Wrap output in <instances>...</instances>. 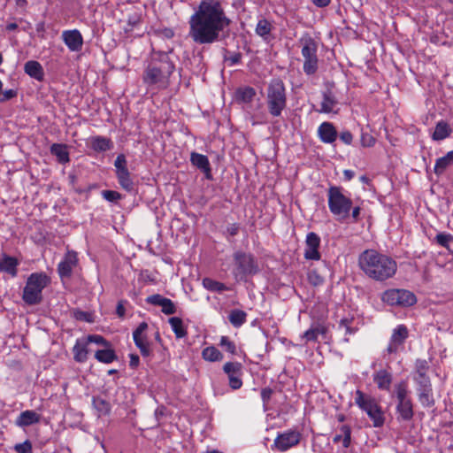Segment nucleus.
I'll use <instances>...</instances> for the list:
<instances>
[{
	"mask_svg": "<svg viewBox=\"0 0 453 453\" xmlns=\"http://www.w3.org/2000/svg\"><path fill=\"white\" fill-rule=\"evenodd\" d=\"M230 24L220 1L202 0L189 18L188 36L196 44H212L220 41Z\"/></svg>",
	"mask_w": 453,
	"mask_h": 453,
	"instance_id": "obj_1",
	"label": "nucleus"
},
{
	"mask_svg": "<svg viewBox=\"0 0 453 453\" xmlns=\"http://www.w3.org/2000/svg\"><path fill=\"white\" fill-rule=\"evenodd\" d=\"M358 264L364 273L376 281L392 278L397 270V264L392 257L374 250L363 251L359 256Z\"/></svg>",
	"mask_w": 453,
	"mask_h": 453,
	"instance_id": "obj_2",
	"label": "nucleus"
},
{
	"mask_svg": "<svg viewBox=\"0 0 453 453\" xmlns=\"http://www.w3.org/2000/svg\"><path fill=\"white\" fill-rule=\"evenodd\" d=\"M175 65L165 52L153 57L144 69L142 81L149 87L165 89L170 85V76L174 72Z\"/></svg>",
	"mask_w": 453,
	"mask_h": 453,
	"instance_id": "obj_3",
	"label": "nucleus"
},
{
	"mask_svg": "<svg viewBox=\"0 0 453 453\" xmlns=\"http://www.w3.org/2000/svg\"><path fill=\"white\" fill-rule=\"evenodd\" d=\"M327 203L330 212L339 220H344L350 215L352 200L346 196L342 188L331 186L327 190Z\"/></svg>",
	"mask_w": 453,
	"mask_h": 453,
	"instance_id": "obj_4",
	"label": "nucleus"
},
{
	"mask_svg": "<svg viewBox=\"0 0 453 453\" xmlns=\"http://www.w3.org/2000/svg\"><path fill=\"white\" fill-rule=\"evenodd\" d=\"M50 283V279L44 273L30 274L23 289L22 300L28 305L40 303L42 300V290Z\"/></svg>",
	"mask_w": 453,
	"mask_h": 453,
	"instance_id": "obj_5",
	"label": "nucleus"
},
{
	"mask_svg": "<svg viewBox=\"0 0 453 453\" xmlns=\"http://www.w3.org/2000/svg\"><path fill=\"white\" fill-rule=\"evenodd\" d=\"M266 104L273 117H280L287 107L286 88L280 79H273L267 88Z\"/></svg>",
	"mask_w": 453,
	"mask_h": 453,
	"instance_id": "obj_6",
	"label": "nucleus"
},
{
	"mask_svg": "<svg viewBox=\"0 0 453 453\" xmlns=\"http://www.w3.org/2000/svg\"><path fill=\"white\" fill-rule=\"evenodd\" d=\"M233 274L237 280H243L247 276L256 274L258 266L252 254L238 250L234 253Z\"/></svg>",
	"mask_w": 453,
	"mask_h": 453,
	"instance_id": "obj_7",
	"label": "nucleus"
},
{
	"mask_svg": "<svg viewBox=\"0 0 453 453\" xmlns=\"http://www.w3.org/2000/svg\"><path fill=\"white\" fill-rule=\"evenodd\" d=\"M355 403L365 411L373 423L374 427H380L385 422L383 411L377 401L370 395L364 394L360 390L356 391Z\"/></svg>",
	"mask_w": 453,
	"mask_h": 453,
	"instance_id": "obj_8",
	"label": "nucleus"
},
{
	"mask_svg": "<svg viewBox=\"0 0 453 453\" xmlns=\"http://www.w3.org/2000/svg\"><path fill=\"white\" fill-rule=\"evenodd\" d=\"M300 44L302 46L301 54L304 59L303 72L307 75H312L319 68L318 43L311 36H305L300 39Z\"/></svg>",
	"mask_w": 453,
	"mask_h": 453,
	"instance_id": "obj_9",
	"label": "nucleus"
},
{
	"mask_svg": "<svg viewBox=\"0 0 453 453\" xmlns=\"http://www.w3.org/2000/svg\"><path fill=\"white\" fill-rule=\"evenodd\" d=\"M396 413L398 419L409 421L413 418V405L410 397V391L405 381H401L395 385Z\"/></svg>",
	"mask_w": 453,
	"mask_h": 453,
	"instance_id": "obj_10",
	"label": "nucleus"
},
{
	"mask_svg": "<svg viewBox=\"0 0 453 453\" xmlns=\"http://www.w3.org/2000/svg\"><path fill=\"white\" fill-rule=\"evenodd\" d=\"M381 300L390 306L409 307L417 303L416 296L407 289L392 288L382 293Z\"/></svg>",
	"mask_w": 453,
	"mask_h": 453,
	"instance_id": "obj_11",
	"label": "nucleus"
},
{
	"mask_svg": "<svg viewBox=\"0 0 453 453\" xmlns=\"http://www.w3.org/2000/svg\"><path fill=\"white\" fill-rule=\"evenodd\" d=\"M302 438V434L297 428L288 429L282 433H279L274 439L273 449L280 452H285L289 449L296 447L299 444Z\"/></svg>",
	"mask_w": 453,
	"mask_h": 453,
	"instance_id": "obj_12",
	"label": "nucleus"
},
{
	"mask_svg": "<svg viewBox=\"0 0 453 453\" xmlns=\"http://www.w3.org/2000/svg\"><path fill=\"white\" fill-rule=\"evenodd\" d=\"M116 177L120 187L127 191L132 192L134 185L131 178V174L127 169V161L124 154L117 156L114 161Z\"/></svg>",
	"mask_w": 453,
	"mask_h": 453,
	"instance_id": "obj_13",
	"label": "nucleus"
},
{
	"mask_svg": "<svg viewBox=\"0 0 453 453\" xmlns=\"http://www.w3.org/2000/svg\"><path fill=\"white\" fill-rule=\"evenodd\" d=\"M409 332L404 325H398L392 333L386 352L389 355L397 353L408 338Z\"/></svg>",
	"mask_w": 453,
	"mask_h": 453,
	"instance_id": "obj_14",
	"label": "nucleus"
},
{
	"mask_svg": "<svg viewBox=\"0 0 453 453\" xmlns=\"http://www.w3.org/2000/svg\"><path fill=\"white\" fill-rule=\"evenodd\" d=\"M147 328L148 324L146 322H142L133 332L134 344L140 349V352L143 357H149L151 352L150 342L146 335Z\"/></svg>",
	"mask_w": 453,
	"mask_h": 453,
	"instance_id": "obj_15",
	"label": "nucleus"
},
{
	"mask_svg": "<svg viewBox=\"0 0 453 453\" xmlns=\"http://www.w3.org/2000/svg\"><path fill=\"white\" fill-rule=\"evenodd\" d=\"M77 253L74 251H67L63 260L58 265V273L59 277L64 280L70 278L74 267L78 265Z\"/></svg>",
	"mask_w": 453,
	"mask_h": 453,
	"instance_id": "obj_16",
	"label": "nucleus"
},
{
	"mask_svg": "<svg viewBox=\"0 0 453 453\" xmlns=\"http://www.w3.org/2000/svg\"><path fill=\"white\" fill-rule=\"evenodd\" d=\"M319 245H320L319 236L314 232L308 233L306 235V239H305V250H304L305 259L319 260L320 259V253L319 251Z\"/></svg>",
	"mask_w": 453,
	"mask_h": 453,
	"instance_id": "obj_17",
	"label": "nucleus"
},
{
	"mask_svg": "<svg viewBox=\"0 0 453 453\" xmlns=\"http://www.w3.org/2000/svg\"><path fill=\"white\" fill-rule=\"evenodd\" d=\"M62 39L71 51H80L82 49L83 37L77 29L63 31Z\"/></svg>",
	"mask_w": 453,
	"mask_h": 453,
	"instance_id": "obj_18",
	"label": "nucleus"
},
{
	"mask_svg": "<svg viewBox=\"0 0 453 453\" xmlns=\"http://www.w3.org/2000/svg\"><path fill=\"white\" fill-rule=\"evenodd\" d=\"M190 163L203 173L207 180L212 179L211 168L207 156L193 151L190 154Z\"/></svg>",
	"mask_w": 453,
	"mask_h": 453,
	"instance_id": "obj_19",
	"label": "nucleus"
},
{
	"mask_svg": "<svg viewBox=\"0 0 453 453\" xmlns=\"http://www.w3.org/2000/svg\"><path fill=\"white\" fill-rule=\"evenodd\" d=\"M318 136L322 142L331 144L336 141L338 133L333 123L325 121L318 127Z\"/></svg>",
	"mask_w": 453,
	"mask_h": 453,
	"instance_id": "obj_20",
	"label": "nucleus"
},
{
	"mask_svg": "<svg viewBox=\"0 0 453 453\" xmlns=\"http://www.w3.org/2000/svg\"><path fill=\"white\" fill-rule=\"evenodd\" d=\"M41 415L35 411L27 410L17 417L15 425L19 427H26L39 423Z\"/></svg>",
	"mask_w": 453,
	"mask_h": 453,
	"instance_id": "obj_21",
	"label": "nucleus"
},
{
	"mask_svg": "<svg viewBox=\"0 0 453 453\" xmlns=\"http://www.w3.org/2000/svg\"><path fill=\"white\" fill-rule=\"evenodd\" d=\"M337 104V99L333 92L330 90L325 91L322 95L320 109L318 111L321 113H337L338 110H335Z\"/></svg>",
	"mask_w": 453,
	"mask_h": 453,
	"instance_id": "obj_22",
	"label": "nucleus"
},
{
	"mask_svg": "<svg viewBox=\"0 0 453 453\" xmlns=\"http://www.w3.org/2000/svg\"><path fill=\"white\" fill-rule=\"evenodd\" d=\"M24 72L31 78L42 81L44 79L42 65L35 60H29L24 65Z\"/></svg>",
	"mask_w": 453,
	"mask_h": 453,
	"instance_id": "obj_23",
	"label": "nucleus"
},
{
	"mask_svg": "<svg viewBox=\"0 0 453 453\" xmlns=\"http://www.w3.org/2000/svg\"><path fill=\"white\" fill-rule=\"evenodd\" d=\"M88 341L85 338L76 340L73 348V359L78 363H84L88 358Z\"/></svg>",
	"mask_w": 453,
	"mask_h": 453,
	"instance_id": "obj_24",
	"label": "nucleus"
},
{
	"mask_svg": "<svg viewBox=\"0 0 453 453\" xmlns=\"http://www.w3.org/2000/svg\"><path fill=\"white\" fill-rule=\"evenodd\" d=\"M373 381L381 390H388L392 382V375L388 371L381 369L373 375Z\"/></svg>",
	"mask_w": 453,
	"mask_h": 453,
	"instance_id": "obj_25",
	"label": "nucleus"
},
{
	"mask_svg": "<svg viewBox=\"0 0 453 453\" xmlns=\"http://www.w3.org/2000/svg\"><path fill=\"white\" fill-rule=\"evenodd\" d=\"M92 405L98 418L109 415L111 410L110 403L100 396H93Z\"/></svg>",
	"mask_w": 453,
	"mask_h": 453,
	"instance_id": "obj_26",
	"label": "nucleus"
},
{
	"mask_svg": "<svg viewBox=\"0 0 453 453\" xmlns=\"http://www.w3.org/2000/svg\"><path fill=\"white\" fill-rule=\"evenodd\" d=\"M50 153L57 157L60 164H66L70 161L67 148L64 144L53 143L50 146Z\"/></svg>",
	"mask_w": 453,
	"mask_h": 453,
	"instance_id": "obj_27",
	"label": "nucleus"
},
{
	"mask_svg": "<svg viewBox=\"0 0 453 453\" xmlns=\"http://www.w3.org/2000/svg\"><path fill=\"white\" fill-rule=\"evenodd\" d=\"M451 165H453V150L449 151L445 156L436 160L434 165V173L437 175H441Z\"/></svg>",
	"mask_w": 453,
	"mask_h": 453,
	"instance_id": "obj_28",
	"label": "nucleus"
},
{
	"mask_svg": "<svg viewBox=\"0 0 453 453\" xmlns=\"http://www.w3.org/2000/svg\"><path fill=\"white\" fill-rule=\"evenodd\" d=\"M112 142L106 137L96 136L91 139V147L95 151L104 152L112 148Z\"/></svg>",
	"mask_w": 453,
	"mask_h": 453,
	"instance_id": "obj_29",
	"label": "nucleus"
},
{
	"mask_svg": "<svg viewBox=\"0 0 453 453\" xmlns=\"http://www.w3.org/2000/svg\"><path fill=\"white\" fill-rule=\"evenodd\" d=\"M19 263L17 259L12 257H4L0 261V271L11 274L12 277L17 275V266Z\"/></svg>",
	"mask_w": 453,
	"mask_h": 453,
	"instance_id": "obj_30",
	"label": "nucleus"
},
{
	"mask_svg": "<svg viewBox=\"0 0 453 453\" xmlns=\"http://www.w3.org/2000/svg\"><path fill=\"white\" fill-rule=\"evenodd\" d=\"M450 133L449 126L444 121H440L436 124L432 138L434 141H441L449 136Z\"/></svg>",
	"mask_w": 453,
	"mask_h": 453,
	"instance_id": "obj_31",
	"label": "nucleus"
},
{
	"mask_svg": "<svg viewBox=\"0 0 453 453\" xmlns=\"http://www.w3.org/2000/svg\"><path fill=\"white\" fill-rule=\"evenodd\" d=\"M273 27L270 21L265 19H259L256 27V34L264 40H268Z\"/></svg>",
	"mask_w": 453,
	"mask_h": 453,
	"instance_id": "obj_32",
	"label": "nucleus"
},
{
	"mask_svg": "<svg viewBox=\"0 0 453 453\" xmlns=\"http://www.w3.org/2000/svg\"><path fill=\"white\" fill-rule=\"evenodd\" d=\"M168 322L177 338H183L187 335V329L180 318L172 317Z\"/></svg>",
	"mask_w": 453,
	"mask_h": 453,
	"instance_id": "obj_33",
	"label": "nucleus"
},
{
	"mask_svg": "<svg viewBox=\"0 0 453 453\" xmlns=\"http://www.w3.org/2000/svg\"><path fill=\"white\" fill-rule=\"evenodd\" d=\"M229 322L234 327L242 326L247 320V313L242 310H232L228 316Z\"/></svg>",
	"mask_w": 453,
	"mask_h": 453,
	"instance_id": "obj_34",
	"label": "nucleus"
},
{
	"mask_svg": "<svg viewBox=\"0 0 453 453\" xmlns=\"http://www.w3.org/2000/svg\"><path fill=\"white\" fill-rule=\"evenodd\" d=\"M203 286L207 290L211 291V292H216V293H222L224 291L230 289L224 283L217 281L211 278H204L203 280Z\"/></svg>",
	"mask_w": 453,
	"mask_h": 453,
	"instance_id": "obj_35",
	"label": "nucleus"
},
{
	"mask_svg": "<svg viewBox=\"0 0 453 453\" xmlns=\"http://www.w3.org/2000/svg\"><path fill=\"white\" fill-rule=\"evenodd\" d=\"M202 357L209 362H216L223 359V354L214 346H209L203 349Z\"/></svg>",
	"mask_w": 453,
	"mask_h": 453,
	"instance_id": "obj_36",
	"label": "nucleus"
},
{
	"mask_svg": "<svg viewBox=\"0 0 453 453\" xmlns=\"http://www.w3.org/2000/svg\"><path fill=\"white\" fill-rule=\"evenodd\" d=\"M418 396L420 403L424 407H431L434 404L432 388H418Z\"/></svg>",
	"mask_w": 453,
	"mask_h": 453,
	"instance_id": "obj_37",
	"label": "nucleus"
},
{
	"mask_svg": "<svg viewBox=\"0 0 453 453\" xmlns=\"http://www.w3.org/2000/svg\"><path fill=\"white\" fill-rule=\"evenodd\" d=\"M95 357L104 364H111L117 359L114 350L109 348L97 350L95 354Z\"/></svg>",
	"mask_w": 453,
	"mask_h": 453,
	"instance_id": "obj_38",
	"label": "nucleus"
},
{
	"mask_svg": "<svg viewBox=\"0 0 453 453\" xmlns=\"http://www.w3.org/2000/svg\"><path fill=\"white\" fill-rule=\"evenodd\" d=\"M256 96V90L251 87L240 88L236 91V98L242 103H250Z\"/></svg>",
	"mask_w": 453,
	"mask_h": 453,
	"instance_id": "obj_39",
	"label": "nucleus"
},
{
	"mask_svg": "<svg viewBox=\"0 0 453 453\" xmlns=\"http://www.w3.org/2000/svg\"><path fill=\"white\" fill-rule=\"evenodd\" d=\"M324 333L325 330L322 326H312L303 333L302 338L304 339L306 342H316L318 340L319 335Z\"/></svg>",
	"mask_w": 453,
	"mask_h": 453,
	"instance_id": "obj_40",
	"label": "nucleus"
},
{
	"mask_svg": "<svg viewBox=\"0 0 453 453\" xmlns=\"http://www.w3.org/2000/svg\"><path fill=\"white\" fill-rule=\"evenodd\" d=\"M242 367V364L239 362H227L224 365L223 370L229 378L231 376L240 375Z\"/></svg>",
	"mask_w": 453,
	"mask_h": 453,
	"instance_id": "obj_41",
	"label": "nucleus"
},
{
	"mask_svg": "<svg viewBox=\"0 0 453 453\" xmlns=\"http://www.w3.org/2000/svg\"><path fill=\"white\" fill-rule=\"evenodd\" d=\"M340 434L342 436V446L349 448L351 442V429L349 426L343 425L340 428Z\"/></svg>",
	"mask_w": 453,
	"mask_h": 453,
	"instance_id": "obj_42",
	"label": "nucleus"
},
{
	"mask_svg": "<svg viewBox=\"0 0 453 453\" xmlns=\"http://www.w3.org/2000/svg\"><path fill=\"white\" fill-rule=\"evenodd\" d=\"M437 244L441 247L448 248L449 243L453 241V236L447 233H439L434 238Z\"/></svg>",
	"mask_w": 453,
	"mask_h": 453,
	"instance_id": "obj_43",
	"label": "nucleus"
},
{
	"mask_svg": "<svg viewBox=\"0 0 453 453\" xmlns=\"http://www.w3.org/2000/svg\"><path fill=\"white\" fill-rule=\"evenodd\" d=\"M352 319H343L339 323L338 329L343 331L344 334H352L356 332V329L351 326Z\"/></svg>",
	"mask_w": 453,
	"mask_h": 453,
	"instance_id": "obj_44",
	"label": "nucleus"
},
{
	"mask_svg": "<svg viewBox=\"0 0 453 453\" xmlns=\"http://www.w3.org/2000/svg\"><path fill=\"white\" fill-rule=\"evenodd\" d=\"M160 307H161L162 312L166 315H172L176 312L175 304L169 298H166L165 301L163 303V304Z\"/></svg>",
	"mask_w": 453,
	"mask_h": 453,
	"instance_id": "obj_45",
	"label": "nucleus"
},
{
	"mask_svg": "<svg viewBox=\"0 0 453 453\" xmlns=\"http://www.w3.org/2000/svg\"><path fill=\"white\" fill-rule=\"evenodd\" d=\"M361 145L363 147L371 148L375 145L376 139L369 133H362L360 138Z\"/></svg>",
	"mask_w": 453,
	"mask_h": 453,
	"instance_id": "obj_46",
	"label": "nucleus"
},
{
	"mask_svg": "<svg viewBox=\"0 0 453 453\" xmlns=\"http://www.w3.org/2000/svg\"><path fill=\"white\" fill-rule=\"evenodd\" d=\"M219 344L231 354H234L236 351L235 344L227 336H221Z\"/></svg>",
	"mask_w": 453,
	"mask_h": 453,
	"instance_id": "obj_47",
	"label": "nucleus"
},
{
	"mask_svg": "<svg viewBox=\"0 0 453 453\" xmlns=\"http://www.w3.org/2000/svg\"><path fill=\"white\" fill-rule=\"evenodd\" d=\"M14 450L17 453H33L32 443L29 440H26L22 443H18L14 446Z\"/></svg>",
	"mask_w": 453,
	"mask_h": 453,
	"instance_id": "obj_48",
	"label": "nucleus"
},
{
	"mask_svg": "<svg viewBox=\"0 0 453 453\" xmlns=\"http://www.w3.org/2000/svg\"><path fill=\"white\" fill-rule=\"evenodd\" d=\"M308 280L313 286H319L324 282V278L315 270L309 272Z\"/></svg>",
	"mask_w": 453,
	"mask_h": 453,
	"instance_id": "obj_49",
	"label": "nucleus"
},
{
	"mask_svg": "<svg viewBox=\"0 0 453 453\" xmlns=\"http://www.w3.org/2000/svg\"><path fill=\"white\" fill-rule=\"evenodd\" d=\"M85 340L88 341V344L92 342L105 347L109 346V342L99 334H90L87 338H85Z\"/></svg>",
	"mask_w": 453,
	"mask_h": 453,
	"instance_id": "obj_50",
	"label": "nucleus"
},
{
	"mask_svg": "<svg viewBox=\"0 0 453 453\" xmlns=\"http://www.w3.org/2000/svg\"><path fill=\"white\" fill-rule=\"evenodd\" d=\"M166 297L159 295V294H155V295H151L150 296H148L146 298V303H150L151 305H154V306H161L163 304V303L165 301Z\"/></svg>",
	"mask_w": 453,
	"mask_h": 453,
	"instance_id": "obj_51",
	"label": "nucleus"
},
{
	"mask_svg": "<svg viewBox=\"0 0 453 453\" xmlns=\"http://www.w3.org/2000/svg\"><path fill=\"white\" fill-rule=\"evenodd\" d=\"M103 197L109 202H116L121 198V195L113 190H103L102 191Z\"/></svg>",
	"mask_w": 453,
	"mask_h": 453,
	"instance_id": "obj_52",
	"label": "nucleus"
},
{
	"mask_svg": "<svg viewBox=\"0 0 453 453\" xmlns=\"http://www.w3.org/2000/svg\"><path fill=\"white\" fill-rule=\"evenodd\" d=\"M428 369V365L426 360H417L416 362V375L421 376L426 375Z\"/></svg>",
	"mask_w": 453,
	"mask_h": 453,
	"instance_id": "obj_53",
	"label": "nucleus"
},
{
	"mask_svg": "<svg viewBox=\"0 0 453 453\" xmlns=\"http://www.w3.org/2000/svg\"><path fill=\"white\" fill-rule=\"evenodd\" d=\"M414 380L418 384V388H431V383L429 378L426 375L415 376Z\"/></svg>",
	"mask_w": 453,
	"mask_h": 453,
	"instance_id": "obj_54",
	"label": "nucleus"
},
{
	"mask_svg": "<svg viewBox=\"0 0 453 453\" xmlns=\"http://www.w3.org/2000/svg\"><path fill=\"white\" fill-rule=\"evenodd\" d=\"M17 94H18L17 90H15V89H7V90H4V92H1L0 103H3V102H5V101L14 98L15 96H17Z\"/></svg>",
	"mask_w": 453,
	"mask_h": 453,
	"instance_id": "obj_55",
	"label": "nucleus"
},
{
	"mask_svg": "<svg viewBox=\"0 0 453 453\" xmlns=\"http://www.w3.org/2000/svg\"><path fill=\"white\" fill-rule=\"evenodd\" d=\"M339 138L340 140L347 144V145H350L353 142V135L352 134L348 131V130H345V131H342L340 135H339Z\"/></svg>",
	"mask_w": 453,
	"mask_h": 453,
	"instance_id": "obj_56",
	"label": "nucleus"
},
{
	"mask_svg": "<svg viewBox=\"0 0 453 453\" xmlns=\"http://www.w3.org/2000/svg\"><path fill=\"white\" fill-rule=\"evenodd\" d=\"M228 379H229V386L233 389H239L242 387V381L240 378V375L231 376Z\"/></svg>",
	"mask_w": 453,
	"mask_h": 453,
	"instance_id": "obj_57",
	"label": "nucleus"
},
{
	"mask_svg": "<svg viewBox=\"0 0 453 453\" xmlns=\"http://www.w3.org/2000/svg\"><path fill=\"white\" fill-rule=\"evenodd\" d=\"M272 395H273V390L269 388H265L261 390V398H262V401H263L265 406L270 401Z\"/></svg>",
	"mask_w": 453,
	"mask_h": 453,
	"instance_id": "obj_58",
	"label": "nucleus"
},
{
	"mask_svg": "<svg viewBox=\"0 0 453 453\" xmlns=\"http://www.w3.org/2000/svg\"><path fill=\"white\" fill-rule=\"evenodd\" d=\"M127 303V301L120 300V301H119L117 307H116V314L118 315V317H119L121 319L125 317V313H126L125 303Z\"/></svg>",
	"mask_w": 453,
	"mask_h": 453,
	"instance_id": "obj_59",
	"label": "nucleus"
},
{
	"mask_svg": "<svg viewBox=\"0 0 453 453\" xmlns=\"http://www.w3.org/2000/svg\"><path fill=\"white\" fill-rule=\"evenodd\" d=\"M350 212H351L352 222H354V223L358 222L360 219V212H361L360 206H354V207L352 206Z\"/></svg>",
	"mask_w": 453,
	"mask_h": 453,
	"instance_id": "obj_60",
	"label": "nucleus"
},
{
	"mask_svg": "<svg viewBox=\"0 0 453 453\" xmlns=\"http://www.w3.org/2000/svg\"><path fill=\"white\" fill-rule=\"evenodd\" d=\"M239 230H240V226L238 224L236 223H234V224H231L229 225L227 227H226V233L230 235V236H235L238 233H239Z\"/></svg>",
	"mask_w": 453,
	"mask_h": 453,
	"instance_id": "obj_61",
	"label": "nucleus"
},
{
	"mask_svg": "<svg viewBox=\"0 0 453 453\" xmlns=\"http://www.w3.org/2000/svg\"><path fill=\"white\" fill-rule=\"evenodd\" d=\"M129 365L132 368H136L139 365L140 358L136 354H130Z\"/></svg>",
	"mask_w": 453,
	"mask_h": 453,
	"instance_id": "obj_62",
	"label": "nucleus"
},
{
	"mask_svg": "<svg viewBox=\"0 0 453 453\" xmlns=\"http://www.w3.org/2000/svg\"><path fill=\"white\" fill-rule=\"evenodd\" d=\"M312 4L317 7L323 8L327 6L331 0H311Z\"/></svg>",
	"mask_w": 453,
	"mask_h": 453,
	"instance_id": "obj_63",
	"label": "nucleus"
},
{
	"mask_svg": "<svg viewBox=\"0 0 453 453\" xmlns=\"http://www.w3.org/2000/svg\"><path fill=\"white\" fill-rule=\"evenodd\" d=\"M240 60H241L240 54H234V56H232L226 59V61L230 62L231 65H236L240 62Z\"/></svg>",
	"mask_w": 453,
	"mask_h": 453,
	"instance_id": "obj_64",
	"label": "nucleus"
}]
</instances>
